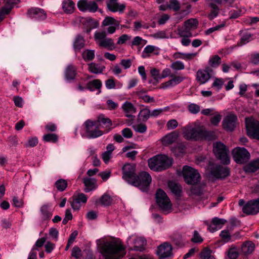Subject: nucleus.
<instances>
[{"label": "nucleus", "instance_id": "1", "mask_svg": "<svg viewBox=\"0 0 259 259\" xmlns=\"http://www.w3.org/2000/svg\"><path fill=\"white\" fill-rule=\"evenodd\" d=\"M102 254L105 259H118L125 254V248L120 242H108L102 247Z\"/></svg>", "mask_w": 259, "mask_h": 259}, {"label": "nucleus", "instance_id": "2", "mask_svg": "<svg viewBox=\"0 0 259 259\" xmlns=\"http://www.w3.org/2000/svg\"><path fill=\"white\" fill-rule=\"evenodd\" d=\"M149 168L154 171H160L168 168L172 163V160L165 155L159 154L148 160Z\"/></svg>", "mask_w": 259, "mask_h": 259}, {"label": "nucleus", "instance_id": "3", "mask_svg": "<svg viewBox=\"0 0 259 259\" xmlns=\"http://www.w3.org/2000/svg\"><path fill=\"white\" fill-rule=\"evenodd\" d=\"M131 185L138 187L143 192L147 191L151 182V177L147 172L142 171L136 175Z\"/></svg>", "mask_w": 259, "mask_h": 259}, {"label": "nucleus", "instance_id": "4", "mask_svg": "<svg viewBox=\"0 0 259 259\" xmlns=\"http://www.w3.org/2000/svg\"><path fill=\"white\" fill-rule=\"evenodd\" d=\"M94 38L96 43L100 47L110 51L114 50L116 47L113 39L107 37L106 32L105 31L96 32Z\"/></svg>", "mask_w": 259, "mask_h": 259}, {"label": "nucleus", "instance_id": "5", "mask_svg": "<svg viewBox=\"0 0 259 259\" xmlns=\"http://www.w3.org/2000/svg\"><path fill=\"white\" fill-rule=\"evenodd\" d=\"M213 151L216 157L224 164H229L230 158L228 156V150L226 146L223 143L217 142L213 143Z\"/></svg>", "mask_w": 259, "mask_h": 259}, {"label": "nucleus", "instance_id": "6", "mask_svg": "<svg viewBox=\"0 0 259 259\" xmlns=\"http://www.w3.org/2000/svg\"><path fill=\"white\" fill-rule=\"evenodd\" d=\"M208 170L210 174L216 179H224L230 174L228 167L209 161Z\"/></svg>", "mask_w": 259, "mask_h": 259}, {"label": "nucleus", "instance_id": "7", "mask_svg": "<svg viewBox=\"0 0 259 259\" xmlns=\"http://www.w3.org/2000/svg\"><path fill=\"white\" fill-rule=\"evenodd\" d=\"M156 202L161 210L168 213L171 209V203L166 193L161 189L157 190L156 193Z\"/></svg>", "mask_w": 259, "mask_h": 259}, {"label": "nucleus", "instance_id": "8", "mask_svg": "<svg viewBox=\"0 0 259 259\" xmlns=\"http://www.w3.org/2000/svg\"><path fill=\"white\" fill-rule=\"evenodd\" d=\"M234 160L238 164H244L250 158V154L247 149L243 147H237L232 151Z\"/></svg>", "mask_w": 259, "mask_h": 259}, {"label": "nucleus", "instance_id": "9", "mask_svg": "<svg viewBox=\"0 0 259 259\" xmlns=\"http://www.w3.org/2000/svg\"><path fill=\"white\" fill-rule=\"evenodd\" d=\"M247 135L252 139L259 140V121L252 117L245 118Z\"/></svg>", "mask_w": 259, "mask_h": 259}, {"label": "nucleus", "instance_id": "10", "mask_svg": "<svg viewBox=\"0 0 259 259\" xmlns=\"http://www.w3.org/2000/svg\"><path fill=\"white\" fill-rule=\"evenodd\" d=\"M77 5L78 9L81 12L95 13L99 9L98 4L94 1L79 0Z\"/></svg>", "mask_w": 259, "mask_h": 259}, {"label": "nucleus", "instance_id": "11", "mask_svg": "<svg viewBox=\"0 0 259 259\" xmlns=\"http://www.w3.org/2000/svg\"><path fill=\"white\" fill-rule=\"evenodd\" d=\"M96 123L97 122L89 119L84 123L85 132L88 134V138H96L103 134V132L98 128L94 130V126L97 127Z\"/></svg>", "mask_w": 259, "mask_h": 259}, {"label": "nucleus", "instance_id": "12", "mask_svg": "<svg viewBox=\"0 0 259 259\" xmlns=\"http://www.w3.org/2000/svg\"><path fill=\"white\" fill-rule=\"evenodd\" d=\"M184 181L188 185H192L190 189L191 194H193V187L194 185V169L189 166L185 165L181 172Z\"/></svg>", "mask_w": 259, "mask_h": 259}, {"label": "nucleus", "instance_id": "13", "mask_svg": "<svg viewBox=\"0 0 259 259\" xmlns=\"http://www.w3.org/2000/svg\"><path fill=\"white\" fill-rule=\"evenodd\" d=\"M243 212L247 215L256 214L259 212V197L248 201L242 208Z\"/></svg>", "mask_w": 259, "mask_h": 259}, {"label": "nucleus", "instance_id": "14", "mask_svg": "<svg viewBox=\"0 0 259 259\" xmlns=\"http://www.w3.org/2000/svg\"><path fill=\"white\" fill-rule=\"evenodd\" d=\"M122 178L129 184H131L133 179H135V166L134 165L127 163L122 167Z\"/></svg>", "mask_w": 259, "mask_h": 259}, {"label": "nucleus", "instance_id": "15", "mask_svg": "<svg viewBox=\"0 0 259 259\" xmlns=\"http://www.w3.org/2000/svg\"><path fill=\"white\" fill-rule=\"evenodd\" d=\"M217 138V136L213 132L206 131L202 127L195 129V141L203 139L210 141Z\"/></svg>", "mask_w": 259, "mask_h": 259}, {"label": "nucleus", "instance_id": "16", "mask_svg": "<svg viewBox=\"0 0 259 259\" xmlns=\"http://www.w3.org/2000/svg\"><path fill=\"white\" fill-rule=\"evenodd\" d=\"M172 250V246L169 243L164 242L158 247L156 253L160 258H164L171 255Z\"/></svg>", "mask_w": 259, "mask_h": 259}, {"label": "nucleus", "instance_id": "17", "mask_svg": "<svg viewBox=\"0 0 259 259\" xmlns=\"http://www.w3.org/2000/svg\"><path fill=\"white\" fill-rule=\"evenodd\" d=\"M237 120V117L234 114L227 115L223 121V128L227 131H233L236 126Z\"/></svg>", "mask_w": 259, "mask_h": 259}, {"label": "nucleus", "instance_id": "18", "mask_svg": "<svg viewBox=\"0 0 259 259\" xmlns=\"http://www.w3.org/2000/svg\"><path fill=\"white\" fill-rule=\"evenodd\" d=\"M106 4L107 9L112 12H119L123 13L126 6L124 4H119L118 0H106Z\"/></svg>", "mask_w": 259, "mask_h": 259}, {"label": "nucleus", "instance_id": "19", "mask_svg": "<svg viewBox=\"0 0 259 259\" xmlns=\"http://www.w3.org/2000/svg\"><path fill=\"white\" fill-rule=\"evenodd\" d=\"M194 19H189L185 22V28L179 31V34L183 37H189L192 36L190 31L193 29Z\"/></svg>", "mask_w": 259, "mask_h": 259}, {"label": "nucleus", "instance_id": "20", "mask_svg": "<svg viewBox=\"0 0 259 259\" xmlns=\"http://www.w3.org/2000/svg\"><path fill=\"white\" fill-rule=\"evenodd\" d=\"M183 137L187 140L194 139V124L189 123L182 128Z\"/></svg>", "mask_w": 259, "mask_h": 259}, {"label": "nucleus", "instance_id": "21", "mask_svg": "<svg viewBox=\"0 0 259 259\" xmlns=\"http://www.w3.org/2000/svg\"><path fill=\"white\" fill-rule=\"evenodd\" d=\"M213 70L209 67H207L206 69L199 70L197 72V79L200 83H205L210 77V73Z\"/></svg>", "mask_w": 259, "mask_h": 259}, {"label": "nucleus", "instance_id": "22", "mask_svg": "<svg viewBox=\"0 0 259 259\" xmlns=\"http://www.w3.org/2000/svg\"><path fill=\"white\" fill-rule=\"evenodd\" d=\"M259 169V158H256L245 164L243 167V170L247 173L255 172Z\"/></svg>", "mask_w": 259, "mask_h": 259}, {"label": "nucleus", "instance_id": "23", "mask_svg": "<svg viewBox=\"0 0 259 259\" xmlns=\"http://www.w3.org/2000/svg\"><path fill=\"white\" fill-rule=\"evenodd\" d=\"M226 222V220L215 217L212 219L210 224L208 226V229L210 232H213L217 230L218 227L224 225Z\"/></svg>", "mask_w": 259, "mask_h": 259}, {"label": "nucleus", "instance_id": "24", "mask_svg": "<svg viewBox=\"0 0 259 259\" xmlns=\"http://www.w3.org/2000/svg\"><path fill=\"white\" fill-rule=\"evenodd\" d=\"M168 187L174 195L178 197L181 196L182 192V188L179 184L172 181H169L168 182Z\"/></svg>", "mask_w": 259, "mask_h": 259}, {"label": "nucleus", "instance_id": "25", "mask_svg": "<svg viewBox=\"0 0 259 259\" xmlns=\"http://www.w3.org/2000/svg\"><path fill=\"white\" fill-rule=\"evenodd\" d=\"M195 179L197 182H199L201 176L197 170L195 169ZM205 185L204 184H198L197 182H195V195L201 196L204 191Z\"/></svg>", "mask_w": 259, "mask_h": 259}, {"label": "nucleus", "instance_id": "26", "mask_svg": "<svg viewBox=\"0 0 259 259\" xmlns=\"http://www.w3.org/2000/svg\"><path fill=\"white\" fill-rule=\"evenodd\" d=\"M195 179L197 182H199L201 176L197 170L195 169ZM205 185L204 184H198L197 182H195V195L201 196L204 191Z\"/></svg>", "mask_w": 259, "mask_h": 259}, {"label": "nucleus", "instance_id": "27", "mask_svg": "<svg viewBox=\"0 0 259 259\" xmlns=\"http://www.w3.org/2000/svg\"><path fill=\"white\" fill-rule=\"evenodd\" d=\"M28 15L31 18H46V15L43 10L39 8H31L28 11Z\"/></svg>", "mask_w": 259, "mask_h": 259}, {"label": "nucleus", "instance_id": "28", "mask_svg": "<svg viewBox=\"0 0 259 259\" xmlns=\"http://www.w3.org/2000/svg\"><path fill=\"white\" fill-rule=\"evenodd\" d=\"M83 183L85 187L84 189L85 192H89L97 187L96 180L94 179L84 178L83 179Z\"/></svg>", "mask_w": 259, "mask_h": 259}, {"label": "nucleus", "instance_id": "29", "mask_svg": "<svg viewBox=\"0 0 259 259\" xmlns=\"http://www.w3.org/2000/svg\"><path fill=\"white\" fill-rule=\"evenodd\" d=\"M122 108L125 113V116L127 117H132V114L136 112V109L133 104L129 102H125L122 106Z\"/></svg>", "mask_w": 259, "mask_h": 259}, {"label": "nucleus", "instance_id": "30", "mask_svg": "<svg viewBox=\"0 0 259 259\" xmlns=\"http://www.w3.org/2000/svg\"><path fill=\"white\" fill-rule=\"evenodd\" d=\"M40 212L41 218L44 221L49 220L53 214L52 209L47 205L41 207Z\"/></svg>", "mask_w": 259, "mask_h": 259}, {"label": "nucleus", "instance_id": "31", "mask_svg": "<svg viewBox=\"0 0 259 259\" xmlns=\"http://www.w3.org/2000/svg\"><path fill=\"white\" fill-rule=\"evenodd\" d=\"M75 8V3L72 0H64L62 2V9L66 14H71Z\"/></svg>", "mask_w": 259, "mask_h": 259}, {"label": "nucleus", "instance_id": "32", "mask_svg": "<svg viewBox=\"0 0 259 259\" xmlns=\"http://www.w3.org/2000/svg\"><path fill=\"white\" fill-rule=\"evenodd\" d=\"M76 68L72 65H69L66 69L65 76L67 80H73L76 76Z\"/></svg>", "mask_w": 259, "mask_h": 259}, {"label": "nucleus", "instance_id": "33", "mask_svg": "<svg viewBox=\"0 0 259 259\" xmlns=\"http://www.w3.org/2000/svg\"><path fill=\"white\" fill-rule=\"evenodd\" d=\"M179 133L177 131L172 132V133L166 135L163 138L162 142L164 144H170L176 141L178 136Z\"/></svg>", "mask_w": 259, "mask_h": 259}, {"label": "nucleus", "instance_id": "34", "mask_svg": "<svg viewBox=\"0 0 259 259\" xmlns=\"http://www.w3.org/2000/svg\"><path fill=\"white\" fill-rule=\"evenodd\" d=\"M254 249V245L251 242L244 243L241 247V253L245 255L251 254Z\"/></svg>", "mask_w": 259, "mask_h": 259}, {"label": "nucleus", "instance_id": "35", "mask_svg": "<svg viewBox=\"0 0 259 259\" xmlns=\"http://www.w3.org/2000/svg\"><path fill=\"white\" fill-rule=\"evenodd\" d=\"M112 199L107 194H104L100 199L95 201V205L98 206L100 204L104 206H109L112 203Z\"/></svg>", "mask_w": 259, "mask_h": 259}, {"label": "nucleus", "instance_id": "36", "mask_svg": "<svg viewBox=\"0 0 259 259\" xmlns=\"http://www.w3.org/2000/svg\"><path fill=\"white\" fill-rule=\"evenodd\" d=\"M102 84L100 80L96 79L89 81L87 84L86 88L91 91H93L95 89L100 90Z\"/></svg>", "mask_w": 259, "mask_h": 259}, {"label": "nucleus", "instance_id": "37", "mask_svg": "<svg viewBox=\"0 0 259 259\" xmlns=\"http://www.w3.org/2000/svg\"><path fill=\"white\" fill-rule=\"evenodd\" d=\"M134 250L136 251H142L146 244V241L143 238L137 237L134 240Z\"/></svg>", "mask_w": 259, "mask_h": 259}, {"label": "nucleus", "instance_id": "38", "mask_svg": "<svg viewBox=\"0 0 259 259\" xmlns=\"http://www.w3.org/2000/svg\"><path fill=\"white\" fill-rule=\"evenodd\" d=\"M82 23L84 25H87L88 27L86 30L87 33L90 32L92 29L96 28L98 26V23L95 22L94 20L91 17L84 19Z\"/></svg>", "mask_w": 259, "mask_h": 259}, {"label": "nucleus", "instance_id": "39", "mask_svg": "<svg viewBox=\"0 0 259 259\" xmlns=\"http://www.w3.org/2000/svg\"><path fill=\"white\" fill-rule=\"evenodd\" d=\"M84 46V39L83 37L78 35L75 39L73 47L75 51H80Z\"/></svg>", "mask_w": 259, "mask_h": 259}, {"label": "nucleus", "instance_id": "40", "mask_svg": "<svg viewBox=\"0 0 259 259\" xmlns=\"http://www.w3.org/2000/svg\"><path fill=\"white\" fill-rule=\"evenodd\" d=\"M150 116V110L149 108H144L140 111L138 115V119L146 122Z\"/></svg>", "mask_w": 259, "mask_h": 259}, {"label": "nucleus", "instance_id": "41", "mask_svg": "<svg viewBox=\"0 0 259 259\" xmlns=\"http://www.w3.org/2000/svg\"><path fill=\"white\" fill-rule=\"evenodd\" d=\"M105 66H102L98 64H96L95 63H91L89 64V70L95 74L101 73L103 71V70L105 69Z\"/></svg>", "mask_w": 259, "mask_h": 259}, {"label": "nucleus", "instance_id": "42", "mask_svg": "<svg viewBox=\"0 0 259 259\" xmlns=\"http://www.w3.org/2000/svg\"><path fill=\"white\" fill-rule=\"evenodd\" d=\"M120 23L113 17L107 16L106 17L102 23V25L107 26L109 25H115L119 27Z\"/></svg>", "mask_w": 259, "mask_h": 259}, {"label": "nucleus", "instance_id": "43", "mask_svg": "<svg viewBox=\"0 0 259 259\" xmlns=\"http://www.w3.org/2000/svg\"><path fill=\"white\" fill-rule=\"evenodd\" d=\"M209 7L211 8L210 13L208 15L209 20H212L216 17L219 13L220 9L219 7L214 3H210Z\"/></svg>", "mask_w": 259, "mask_h": 259}, {"label": "nucleus", "instance_id": "44", "mask_svg": "<svg viewBox=\"0 0 259 259\" xmlns=\"http://www.w3.org/2000/svg\"><path fill=\"white\" fill-rule=\"evenodd\" d=\"M171 239L174 243L178 246L182 247L184 245V243L181 234L178 232L174 233L171 236Z\"/></svg>", "mask_w": 259, "mask_h": 259}, {"label": "nucleus", "instance_id": "45", "mask_svg": "<svg viewBox=\"0 0 259 259\" xmlns=\"http://www.w3.org/2000/svg\"><path fill=\"white\" fill-rule=\"evenodd\" d=\"M97 122L102 123L106 128H110L112 125V122L111 119L108 117H105L103 114L99 115Z\"/></svg>", "mask_w": 259, "mask_h": 259}, {"label": "nucleus", "instance_id": "46", "mask_svg": "<svg viewBox=\"0 0 259 259\" xmlns=\"http://www.w3.org/2000/svg\"><path fill=\"white\" fill-rule=\"evenodd\" d=\"M55 186L59 191L62 192L67 187L68 183L66 180L60 179L56 182Z\"/></svg>", "mask_w": 259, "mask_h": 259}, {"label": "nucleus", "instance_id": "47", "mask_svg": "<svg viewBox=\"0 0 259 259\" xmlns=\"http://www.w3.org/2000/svg\"><path fill=\"white\" fill-rule=\"evenodd\" d=\"M82 56L85 61H92L95 58V51L92 50H85L82 53Z\"/></svg>", "mask_w": 259, "mask_h": 259}, {"label": "nucleus", "instance_id": "48", "mask_svg": "<svg viewBox=\"0 0 259 259\" xmlns=\"http://www.w3.org/2000/svg\"><path fill=\"white\" fill-rule=\"evenodd\" d=\"M150 74L153 77L154 81L152 80H149L150 83H152L154 84H157L159 82L160 79V71L156 68H153L150 71Z\"/></svg>", "mask_w": 259, "mask_h": 259}, {"label": "nucleus", "instance_id": "49", "mask_svg": "<svg viewBox=\"0 0 259 259\" xmlns=\"http://www.w3.org/2000/svg\"><path fill=\"white\" fill-rule=\"evenodd\" d=\"M43 140L47 142L56 143L58 141V137L55 134H48L44 135Z\"/></svg>", "mask_w": 259, "mask_h": 259}, {"label": "nucleus", "instance_id": "50", "mask_svg": "<svg viewBox=\"0 0 259 259\" xmlns=\"http://www.w3.org/2000/svg\"><path fill=\"white\" fill-rule=\"evenodd\" d=\"M221 59L218 55L213 56L209 61V64L212 67L218 66L221 63Z\"/></svg>", "mask_w": 259, "mask_h": 259}, {"label": "nucleus", "instance_id": "51", "mask_svg": "<svg viewBox=\"0 0 259 259\" xmlns=\"http://www.w3.org/2000/svg\"><path fill=\"white\" fill-rule=\"evenodd\" d=\"M172 151L176 156H179L185 152V147L182 144H179L174 147Z\"/></svg>", "mask_w": 259, "mask_h": 259}, {"label": "nucleus", "instance_id": "52", "mask_svg": "<svg viewBox=\"0 0 259 259\" xmlns=\"http://www.w3.org/2000/svg\"><path fill=\"white\" fill-rule=\"evenodd\" d=\"M170 9H172L175 11H178L180 9V3L177 0H170L169 5L167 6Z\"/></svg>", "mask_w": 259, "mask_h": 259}, {"label": "nucleus", "instance_id": "53", "mask_svg": "<svg viewBox=\"0 0 259 259\" xmlns=\"http://www.w3.org/2000/svg\"><path fill=\"white\" fill-rule=\"evenodd\" d=\"M220 236L221 239L225 242L229 241L231 239V236L228 230H223L221 232Z\"/></svg>", "mask_w": 259, "mask_h": 259}, {"label": "nucleus", "instance_id": "54", "mask_svg": "<svg viewBox=\"0 0 259 259\" xmlns=\"http://www.w3.org/2000/svg\"><path fill=\"white\" fill-rule=\"evenodd\" d=\"M78 232L74 231L70 235L67 245L65 247V250H67L70 247V245L73 243L76 236H77Z\"/></svg>", "mask_w": 259, "mask_h": 259}, {"label": "nucleus", "instance_id": "55", "mask_svg": "<svg viewBox=\"0 0 259 259\" xmlns=\"http://www.w3.org/2000/svg\"><path fill=\"white\" fill-rule=\"evenodd\" d=\"M12 9L13 6L7 5L6 4V6L0 10V15L4 18L5 15L9 14Z\"/></svg>", "mask_w": 259, "mask_h": 259}, {"label": "nucleus", "instance_id": "56", "mask_svg": "<svg viewBox=\"0 0 259 259\" xmlns=\"http://www.w3.org/2000/svg\"><path fill=\"white\" fill-rule=\"evenodd\" d=\"M107 108L110 110H116L118 107V104L112 100L109 99L106 101Z\"/></svg>", "mask_w": 259, "mask_h": 259}, {"label": "nucleus", "instance_id": "57", "mask_svg": "<svg viewBox=\"0 0 259 259\" xmlns=\"http://www.w3.org/2000/svg\"><path fill=\"white\" fill-rule=\"evenodd\" d=\"M72 256L79 259L81 256V250L78 246H74L72 249Z\"/></svg>", "mask_w": 259, "mask_h": 259}, {"label": "nucleus", "instance_id": "58", "mask_svg": "<svg viewBox=\"0 0 259 259\" xmlns=\"http://www.w3.org/2000/svg\"><path fill=\"white\" fill-rule=\"evenodd\" d=\"M170 67L174 70H178L184 69L185 66L182 62L177 61L172 63L170 65Z\"/></svg>", "mask_w": 259, "mask_h": 259}, {"label": "nucleus", "instance_id": "59", "mask_svg": "<svg viewBox=\"0 0 259 259\" xmlns=\"http://www.w3.org/2000/svg\"><path fill=\"white\" fill-rule=\"evenodd\" d=\"M211 250L209 248H204L200 253V257L201 259H206L208 256L211 255Z\"/></svg>", "mask_w": 259, "mask_h": 259}, {"label": "nucleus", "instance_id": "60", "mask_svg": "<svg viewBox=\"0 0 259 259\" xmlns=\"http://www.w3.org/2000/svg\"><path fill=\"white\" fill-rule=\"evenodd\" d=\"M122 136L125 138L129 139L133 137V134L132 130L129 128H125L121 131Z\"/></svg>", "mask_w": 259, "mask_h": 259}, {"label": "nucleus", "instance_id": "61", "mask_svg": "<svg viewBox=\"0 0 259 259\" xmlns=\"http://www.w3.org/2000/svg\"><path fill=\"white\" fill-rule=\"evenodd\" d=\"M38 143V140L36 138H31L28 140L25 146L26 147H33L35 146Z\"/></svg>", "mask_w": 259, "mask_h": 259}, {"label": "nucleus", "instance_id": "62", "mask_svg": "<svg viewBox=\"0 0 259 259\" xmlns=\"http://www.w3.org/2000/svg\"><path fill=\"white\" fill-rule=\"evenodd\" d=\"M13 205L17 207H22L24 205L22 199H19L17 197L14 196L13 198Z\"/></svg>", "mask_w": 259, "mask_h": 259}, {"label": "nucleus", "instance_id": "63", "mask_svg": "<svg viewBox=\"0 0 259 259\" xmlns=\"http://www.w3.org/2000/svg\"><path fill=\"white\" fill-rule=\"evenodd\" d=\"M228 256L230 259H236L238 256V253L235 248H230L228 250Z\"/></svg>", "mask_w": 259, "mask_h": 259}, {"label": "nucleus", "instance_id": "64", "mask_svg": "<svg viewBox=\"0 0 259 259\" xmlns=\"http://www.w3.org/2000/svg\"><path fill=\"white\" fill-rule=\"evenodd\" d=\"M105 86L108 89H113L115 88V82L112 77L106 80Z\"/></svg>", "mask_w": 259, "mask_h": 259}]
</instances>
